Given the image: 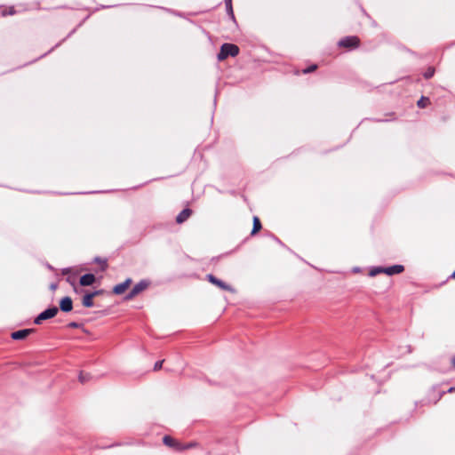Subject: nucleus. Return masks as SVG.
I'll list each match as a JSON object with an SVG mask.
<instances>
[{"instance_id": "f257e3e1", "label": "nucleus", "mask_w": 455, "mask_h": 455, "mask_svg": "<svg viewBox=\"0 0 455 455\" xmlns=\"http://www.w3.org/2000/svg\"><path fill=\"white\" fill-rule=\"evenodd\" d=\"M239 53V48L233 44H224L221 45L220 51L218 53V60H224L228 56L235 57Z\"/></svg>"}, {"instance_id": "f03ea898", "label": "nucleus", "mask_w": 455, "mask_h": 455, "mask_svg": "<svg viewBox=\"0 0 455 455\" xmlns=\"http://www.w3.org/2000/svg\"><path fill=\"white\" fill-rule=\"evenodd\" d=\"M149 285V282L146 280H141L138 283H136L131 291L126 295V299H132L136 297L138 294L145 291Z\"/></svg>"}, {"instance_id": "7ed1b4c3", "label": "nucleus", "mask_w": 455, "mask_h": 455, "mask_svg": "<svg viewBox=\"0 0 455 455\" xmlns=\"http://www.w3.org/2000/svg\"><path fill=\"white\" fill-rule=\"evenodd\" d=\"M59 312L58 307H52L40 313L35 319L36 324H40L44 320L54 317Z\"/></svg>"}, {"instance_id": "20e7f679", "label": "nucleus", "mask_w": 455, "mask_h": 455, "mask_svg": "<svg viewBox=\"0 0 455 455\" xmlns=\"http://www.w3.org/2000/svg\"><path fill=\"white\" fill-rule=\"evenodd\" d=\"M359 39L356 36H347L339 42L340 47L354 48L358 46Z\"/></svg>"}, {"instance_id": "39448f33", "label": "nucleus", "mask_w": 455, "mask_h": 455, "mask_svg": "<svg viewBox=\"0 0 455 455\" xmlns=\"http://www.w3.org/2000/svg\"><path fill=\"white\" fill-rule=\"evenodd\" d=\"M102 293L101 290L95 291L93 292L86 293L82 299V304L85 307H93V298L97 295H100Z\"/></svg>"}, {"instance_id": "423d86ee", "label": "nucleus", "mask_w": 455, "mask_h": 455, "mask_svg": "<svg viewBox=\"0 0 455 455\" xmlns=\"http://www.w3.org/2000/svg\"><path fill=\"white\" fill-rule=\"evenodd\" d=\"M207 279L209 280V282H211L212 283L217 285L218 287H220V289L224 290V291H233L232 288L225 283L224 282H222L221 280L216 278L213 275H207Z\"/></svg>"}, {"instance_id": "0eeeda50", "label": "nucleus", "mask_w": 455, "mask_h": 455, "mask_svg": "<svg viewBox=\"0 0 455 455\" xmlns=\"http://www.w3.org/2000/svg\"><path fill=\"white\" fill-rule=\"evenodd\" d=\"M131 283H132V279L127 278L124 282L116 284L113 288V292L117 295L123 294L128 289V287L131 285Z\"/></svg>"}, {"instance_id": "6e6552de", "label": "nucleus", "mask_w": 455, "mask_h": 455, "mask_svg": "<svg viewBox=\"0 0 455 455\" xmlns=\"http://www.w3.org/2000/svg\"><path fill=\"white\" fill-rule=\"evenodd\" d=\"M33 331V329H23V330H19V331H13L12 334H11V337L12 339H16V340H20V339H26L31 332Z\"/></svg>"}, {"instance_id": "1a4fd4ad", "label": "nucleus", "mask_w": 455, "mask_h": 455, "mask_svg": "<svg viewBox=\"0 0 455 455\" xmlns=\"http://www.w3.org/2000/svg\"><path fill=\"white\" fill-rule=\"evenodd\" d=\"M60 308L63 312H69L73 308V302L71 298L69 297H64L60 301Z\"/></svg>"}, {"instance_id": "9d476101", "label": "nucleus", "mask_w": 455, "mask_h": 455, "mask_svg": "<svg viewBox=\"0 0 455 455\" xmlns=\"http://www.w3.org/2000/svg\"><path fill=\"white\" fill-rule=\"evenodd\" d=\"M404 270V267L403 265H394L391 267H385L384 274L387 275H393L396 274H400Z\"/></svg>"}, {"instance_id": "9b49d317", "label": "nucleus", "mask_w": 455, "mask_h": 455, "mask_svg": "<svg viewBox=\"0 0 455 455\" xmlns=\"http://www.w3.org/2000/svg\"><path fill=\"white\" fill-rule=\"evenodd\" d=\"M95 282V276L92 274H85L80 277V284L82 286L92 285Z\"/></svg>"}, {"instance_id": "f8f14e48", "label": "nucleus", "mask_w": 455, "mask_h": 455, "mask_svg": "<svg viewBox=\"0 0 455 455\" xmlns=\"http://www.w3.org/2000/svg\"><path fill=\"white\" fill-rule=\"evenodd\" d=\"M192 213V211L190 209H184L183 211H181L179 215L177 216L176 218V221L178 223H183L185 220H187L189 216L191 215Z\"/></svg>"}, {"instance_id": "ddd939ff", "label": "nucleus", "mask_w": 455, "mask_h": 455, "mask_svg": "<svg viewBox=\"0 0 455 455\" xmlns=\"http://www.w3.org/2000/svg\"><path fill=\"white\" fill-rule=\"evenodd\" d=\"M163 441L165 445L173 447L177 450L179 447H180V443H178L175 439L172 438L171 436L165 435Z\"/></svg>"}, {"instance_id": "4468645a", "label": "nucleus", "mask_w": 455, "mask_h": 455, "mask_svg": "<svg viewBox=\"0 0 455 455\" xmlns=\"http://www.w3.org/2000/svg\"><path fill=\"white\" fill-rule=\"evenodd\" d=\"M261 228V223L259 220L258 217H254L253 218V228H252V231H251V234L254 235L255 233H257L259 229Z\"/></svg>"}, {"instance_id": "2eb2a0df", "label": "nucleus", "mask_w": 455, "mask_h": 455, "mask_svg": "<svg viewBox=\"0 0 455 455\" xmlns=\"http://www.w3.org/2000/svg\"><path fill=\"white\" fill-rule=\"evenodd\" d=\"M384 269L385 267H373L372 269H371L370 271V275L371 276H375L379 274H381V273H384Z\"/></svg>"}, {"instance_id": "dca6fc26", "label": "nucleus", "mask_w": 455, "mask_h": 455, "mask_svg": "<svg viewBox=\"0 0 455 455\" xmlns=\"http://www.w3.org/2000/svg\"><path fill=\"white\" fill-rule=\"evenodd\" d=\"M429 103V99L427 98V97H421V99L418 101V106L421 108H425L427 106V104Z\"/></svg>"}, {"instance_id": "f3484780", "label": "nucleus", "mask_w": 455, "mask_h": 455, "mask_svg": "<svg viewBox=\"0 0 455 455\" xmlns=\"http://www.w3.org/2000/svg\"><path fill=\"white\" fill-rule=\"evenodd\" d=\"M435 74V69L433 68H429L425 73L424 76L425 78L428 79L431 78Z\"/></svg>"}, {"instance_id": "a211bd4d", "label": "nucleus", "mask_w": 455, "mask_h": 455, "mask_svg": "<svg viewBox=\"0 0 455 455\" xmlns=\"http://www.w3.org/2000/svg\"><path fill=\"white\" fill-rule=\"evenodd\" d=\"M316 68H317L316 65H312V66L308 67L307 68L304 69L303 73L307 74V73L313 72L316 69Z\"/></svg>"}, {"instance_id": "6ab92c4d", "label": "nucleus", "mask_w": 455, "mask_h": 455, "mask_svg": "<svg viewBox=\"0 0 455 455\" xmlns=\"http://www.w3.org/2000/svg\"><path fill=\"white\" fill-rule=\"evenodd\" d=\"M195 446V443H189L186 445H182L180 444V447L178 448V450H186V449H188V448H191V447H194Z\"/></svg>"}, {"instance_id": "aec40b11", "label": "nucleus", "mask_w": 455, "mask_h": 455, "mask_svg": "<svg viewBox=\"0 0 455 455\" xmlns=\"http://www.w3.org/2000/svg\"><path fill=\"white\" fill-rule=\"evenodd\" d=\"M95 261L98 262V263H101L102 264V270H105L106 267H107V262L106 260H101L99 258H95Z\"/></svg>"}, {"instance_id": "412c9836", "label": "nucleus", "mask_w": 455, "mask_h": 455, "mask_svg": "<svg viewBox=\"0 0 455 455\" xmlns=\"http://www.w3.org/2000/svg\"><path fill=\"white\" fill-rule=\"evenodd\" d=\"M164 361H158L155 363L154 370L158 371L162 368Z\"/></svg>"}, {"instance_id": "4be33fe9", "label": "nucleus", "mask_w": 455, "mask_h": 455, "mask_svg": "<svg viewBox=\"0 0 455 455\" xmlns=\"http://www.w3.org/2000/svg\"><path fill=\"white\" fill-rule=\"evenodd\" d=\"M228 13L234 19V13H233V8L232 4H230V7H227Z\"/></svg>"}, {"instance_id": "5701e85b", "label": "nucleus", "mask_w": 455, "mask_h": 455, "mask_svg": "<svg viewBox=\"0 0 455 455\" xmlns=\"http://www.w3.org/2000/svg\"><path fill=\"white\" fill-rule=\"evenodd\" d=\"M68 325L71 328H78L79 327V324L77 323H75V322L70 323Z\"/></svg>"}, {"instance_id": "b1692460", "label": "nucleus", "mask_w": 455, "mask_h": 455, "mask_svg": "<svg viewBox=\"0 0 455 455\" xmlns=\"http://www.w3.org/2000/svg\"><path fill=\"white\" fill-rule=\"evenodd\" d=\"M226 7H230V4H232V0H225Z\"/></svg>"}, {"instance_id": "393cba45", "label": "nucleus", "mask_w": 455, "mask_h": 455, "mask_svg": "<svg viewBox=\"0 0 455 455\" xmlns=\"http://www.w3.org/2000/svg\"><path fill=\"white\" fill-rule=\"evenodd\" d=\"M79 379H80L81 382H84L85 381V379H84V377L82 374L80 375Z\"/></svg>"}, {"instance_id": "a878e982", "label": "nucleus", "mask_w": 455, "mask_h": 455, "mask_svg": "<svg viewBox=\"0 0 455 455\" xmlns=\"http://www.w3.org/2000/svg\"><path fill=\"white\" fill-rule=\"evenodd\" d=\"M8 13L9 14H13L14 13L13 8H11Z\"/></svg>"}, {"instance_id": "bb28decb", "label": "nucleus", "mask_w": 455, "mask_h": 455, "mask_svg": "<svg viewBox=\"0 0 455 455\" xmlns=\"http://www.w3.org/2000/svg\"><path fill=\"white\" fill-rule=\"evenodd\" d=\"M451 277L455 278V271L451 274Z\"/></svg>"}, {"instance_id": "cd10ccee", "label": "nucleus", "mask_w": 455, "mask_h": 455, "mask_svg": "<svg viewBox=\"0 0 455 455\" xmlns=\"http://www.w3.org/2000/svg\"><path fill=\"white\" fill-rule=\"evenodd\" d=\"M452 363L455 366V357L452 359Z\"/></svg>"}]
</instances>
